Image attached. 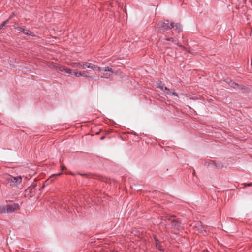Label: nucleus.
Here are the masks:
<instances>
[{
  "mask_svg": "<svg viewBox=\"0 0 252 252\" xmlns=\"http://www.w3.org/2000/svg\"><path fill=\"white\" fill-rule=\"evenodd\" d=\"M166 220H168L171 226V232L177 234L183 229L181 220L175 215H167L165 216Z\"/></svg>",
  "mask_w": 252,
  "mask_h": 252,
  "instance_id": "1",
  "label": "nucleus"
},
{
  "mask_svg": "<svg viewBox=\"0 0 252 252\" xmlns=\"http://www.w3.org/2000/svg\"><path fill=\"white\" fill-rule=\"evenodd\" d=\"M4 179L5 180V184L11 188L16 187L20 184L22 180L21 176L14 177L10 175H4Z\"/></svg>",
  "mask_w": 252,
  "mask_h": 252,
  "instance_id": "2",
  "label": "nucleus"
},
{
  "mask_svg": "<svg viewBox=\"0 0 252 252\" xmlns=\"http://www.w3.org/2000/svg\"><path fill=\"white\" fill-rule=\"evenodd\" d=\"M73 67H77L82 69L87 68H90L94 71H96V70H100V67L87 62L73 63Z\"/></svg>",
  "mask_w": 252,
  "mask_h": 252,
  "instance_id": "3",
  "label": "nucleus"
},
{
  "mask_svg": "<svg viewBox=\"0 0 252 252\" xmlns=\"http://www.w3.org/2000/svg\"><path fill=\"white\" fill-rule=\"evenodd\" d=\"M100 70H96L98 72H101L100 76L102 78H109L113 74H117V72H114L113 69L109 67H100Z\"/></svg>",
  "mask_w": 252,
  "mask_h": 252,
  "instance_id": "4",
  "label": "nucleus"
},
{
  "mask_svg": "<svg viewBox=\"0 0 252 252\" xmlns=\"http://www.w3.org/2000/svg\"><path fill=\"white\" fill-rule=\"evenodd\" d=\"M172 28H174V23H170L169 21L167 20L162 22L159 26L160 32H164Z\"/></svg>",
  "mask_w": 252,
  "mask_h": 252,
  "instance_id": "5",
  "label": "nucleus"
},
{
  "mask_svg": "<svg viewBox=\"0 0 252 252\" xmlns=\"http://www.w3.org/2000/svg\"><path fill=\"white\" fill-rule=\"evenodd\" d=\"M14 28L15 29H16L17 31L23 32L24 34H25L26 35L31 36H34V33L33 32L30 31L28 29H25L23 27H19V26H15Z\"/></svg>",
  "mask_w": 252,
  "mask_h": 252,
  "instance_id": "6",
  "label": "nucleus"
},
{
  "mask_svg": "<svg viewBox=\"0 0 252 252\" xmlns=\"http://www.w3.org/2000/svg\"><path fill=\"white\" fill-rule=\"evenodd\" d=\"M20 208V206L17 203H13L12 204L7 205V213H12L17 210Z\"/></svg>",
  "mask_w": 252,
  "mask_h": 252,
  "instance_id": "7",
  "label": "nucleus"
},
{
  "mask_svg": "<svg viewBox=\"0 0 252 252\" xmlns=\"http://www.w3.org/2000/svg\"><path fill=\"white\" fill-rule=\"evenodd\" d=\"M36 189H33L29 187L25 190V195L29 196L30 197H32L35 196L36 194Z\"/></svg>",
  "mask_w": 252,
  "mask_h": 252,
  "instance_id": "8",
  "label": "nucleus"
},
{
  "mask_svg": "<svg viewBox=\"0 0 252 252\" xmlns=\"http://www.w3.org/2000/svg\"><path fill=\"white\" fill-rule=\"evenodd\" d=\"M72 74L76 77L83 76L87 78H93L92 76L88 75L87 74V72L84 71L79 72H73Z\"/></svg>",
  "mask_w": 252,
  "mask_h": 252,
  "instance_id": "9",
  "label": "nucleus"
},
{
  "mask_svg": "<svg viewBox=\"0 0 252 252\" xmlns=\"http://www.w3.org/2000/svg\"><path fill=\"white\" fill-rule=\"evenodd\" d=\"M229 85L233 88H239L240 89H243V87H241L238 84L233 82L232 80H230L228 82Z\"/></svg>",
  "mask_w": 252,
  "mask_h": 252,
  "instance_id": "10",
  "label": "nucleus"
},
{
  "mask_svg": "<svg viewBox=\"0 0 252 252\" xmlns=\"http://www.w3.org/2000/svg\"><path fill=\"white\" fill-rule=\"evenodd\" d=\"M175 30L178 32L180 33L182 31V26L180 24H174Z\"/></svg>",
  "mask_w": 252,
  "mask_h": 252,
  "instance_id": "11",
  "label": "nucleus"
},
{
  "mask_svg": "<svg viewBox=\"0 0 252 252\" xmlns=\"http://www.w3.org/2000/svg\"><path fill=\"white\" fill-rule=\"evenodd\" d=\"M164 90L167 91L166 94H171L175 96H178V94L175 92H172L170 90L166 87H164Z\"/></svg>",
  "mask_w": 252,
  "mask_h": 252,
  "instance_id": "12",
  "label": "nucleus"
},
{
  "mask_svg": "<svg viewBox=\"0 0 252 252\" xmlns=\"http://www.w3.org/2000/svg\"><path fill=\"white\" fill-rule=\"evenodd\" d=\"M164 40L167 41H171L173 43H175L176 42V40L174 39L173 37H169L168 35H165V38H164Z\"/></svg>",
  "mask_w": 252,
  "mask_h": 252,
  "instance_id": "13",
  "label": "nucleus"
},
{
  "mask_svg": "<svg viewBox=\"0 0 252 252\" xmlns=\"http://www.w3.org/2000/svg\"><path fill=\"white\" fill-rule=\"evenodd\" d=\"M7 205L6 206H0V213H7Z\"/></svg>",
  "mask_w": 252,
  "mask_h": 252,
  "instance_id": "14",
  "label": "nucleus"
},
{
  "mask_svg": "<svg viewBox=\"0 0 252 252\" xmlns=\"http://www.w3.org/2000/svg\"><path fill=\"white\" fill-rule=\"evenodd\" d=\"M11 18V16H10L9 19L7 20L4 21L1 24H0V29H2L3 27H4L6 24L8 23L9 20Z\"/></svg>",
  "mask_w": 252,
  "mask_h": 252,
  "instance_id": "15",
  "label": "nucleus"
},
{
  "mask_svg": "<svg viewBox=\"0 0 252 252\" xmlns=\"http://www.w3.org/2000/svg\"><path fill=\"white\" fill-rule=\"evenodd\" d=\"M157 87L160 88L162 91L164 90V87L163 85L162 84V82L161 81H159L157 83Z\"/></svg>",
  "mask_w": 252,
  "mask_h": 252,
  "instance_id": "16",
  "label": "nucleus"
},
{
  "mask_svg": "<svg viewBox=\"0 0 252 252\" xmlns=\"http://www.w3.org/2000/svg\"><path fill=\"white\" fill-rule=\"evenodd\" d=\"M156 248L158 249L159 250H160V251H164V249L163 248V247L161 245V244L160 243H158V244H157V245H156Z\"/></svg>",
  "mask_w": 252,
  "mask_h": 252,
  "instance_id": "17",
  "label": "nucleus"
},
{
  "mask_svg": "<svg viewBox=\"0 0 252 252\" xmlns=\"http://www.w3.org/2000/svg\"><path fill=\"white\" fill-rule=\"evenodd\" d=\"M66 67L65 66H58L57 69L59 70V71H60L61 72H63V71H65V69Z\"/></svg>",
  "mask_w": 252,
  "mask_h": 252,
  "instance_id": "18",
  "label": "nucleus"
},
{
  "mask_svg": "<svg viewBox=\"0 0 252 252\" xmlns=\"http://www.w3.org/2000/svg\"><path fill=\"white\" fill-rule=\"evenodd\" d=\"M154 239L155 241V245H157V244L158 243H160L159 241L157 236L154 235Z\"/></svg>",
  "mask_w": 252,
  "mask_h": 252,
  "instance_id": "19",
  "label": "nucleus"
},
{
  "mask_svg": "<svg viewBox=\"0 0 252 252\" xmlns=\"http://www.w3.org/2000/svg\"><path fill=\"white\" fill-rule=\"evenodd\" d=\"M37 186V184L34 183H32L30 186H29L30 188L33 189H36L35 188Z\"/></svg>",
  "mask_w": 252,
  "mask_h": 252,
  "instance_id": "20",
  "label": "nucleus"
},
{
  "mask_svg": "<svg viewBox=\"0 0 252 252\" xmlns=\"http://www.w3.org/2000/svg\"><path fill=\"white\" fill-rule=\"evenodd\" d=\"M64 72L68 74H72V70L70 69L67 68L66 67Z\"/></svg>",
  "mask_w": 252,
  "mask_h": 252,
  "instance_id": "21",
  "label": "nucleus"
},
{
  "mask_svg": "<svg viewBox=\"0 0 252 252\" xmlns=\"http://www.w3.org/2000/svg\"><path fill=\"white\" fill-rule=\"evenodd\" d=\"M79 175H81V176H85L86 177H88V175L86 174H81L80 173H78Z\"/></svg>",
  "mask_w": 252,
  "mask_h": 252,
  "instance_id": "22",
  "label": "nucleus"
},
{
  "mask_svg": "<svg viewBox=\"0 0 252 252\" xmlns=\"http://www.w3.org/2000/svg\"><path fill=\"white\" fill-rule=\"evenodd\" d=\"M252 186V183H246L245 184V186Z\"/></svg>",
  "mask_w": 252,
  "mask_h": 252,
  "instance_id": "23",
  "label": "nucleus"
},
{
  "mask_svg": "<svg viewBox=\"0 0 252 252\" xmlns=\"http://www.w3.org/2000/svg\"><path fill=\"white\" fill-rule=\"evenodd\" d=\"M175 43V44H177V45H178V46H180V47H182V45H181L180 43H179L177 41H176V42L175 43Z\"/></svg>",
  "mask_w": 252,
  "mask_h": 252,
  "instance_id": "24",
  "label": "nucleus"
},
{
  "mask_svg": "<svg viewBox=\"0 0 252 252\" xmlns=\"http://www.w3.org/2000/svg\"><path fill=\"white\" fill-rule=\"evenodd\" d=\"M61 168L62 170L63 171L65 168V167L64 166H62Z\"/></svg>",
  "mask_w": 252,
  "mask_h": 252,
  "instance_id": "25",
  "label": "nucleus"
},
{
  "mask_svg": "<svg viewBox=\"0 0 252 252\" xmlns=\"http://www.w3.org/2000/svg\"><path fill=\"white\" fill-rule=\"evenodd\" d=\"M104 138V137H102L100 138V140H103Z\"/></svg>",
  "mask_w": 252,
  "mask_h": 252,
  "instance_id": "26",
  "label": "nucleus"
},
{
  "mask_svg": "<svg viewBox=\"0 0 252 252\" xmlns=\"http://www.w3.org/2000/svg\"><path fill=\"white\" fill-rule=\"evenodd\" d=\"M251 65L252 66V60H251Z\"/></svg>",
  "mask_w": 252,
  "mask_h": 252,
  "instance_id": "27",
  "label": "nucleus"
},
{
  "mask_svg": "<svg viewBox=\"0 0 252 252\" xmlns=\"http://www.w3.org/2000/svg\"><path fill=\"white\" fill-rule=\"evenodd\" d=\"M172 34H173V32L171 31Z\"/></svg>",
  "mask_w": 252,
  "mask_h": 252,
  "instance_id": "28",
  "label": "nucleus"
}]
</instances>
